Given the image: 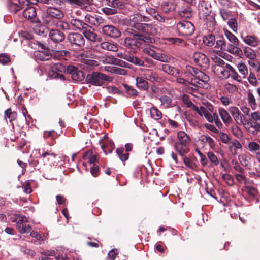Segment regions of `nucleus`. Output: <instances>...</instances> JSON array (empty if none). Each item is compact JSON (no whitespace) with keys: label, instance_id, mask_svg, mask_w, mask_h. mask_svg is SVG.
Listing matches in <instances>:
<instances>
[{"label":"nucleus","instance_id":"nucleus-1","mask_svg":"<svg viewBox=\"0 0 260 260\" xmlns=\"http://www.w3.org/2000/svg\"><path fill=\"white\" fill-rule=\"evenodd\" d=\"M191 139L184 131H180L177 135V140L174 144V148L181 156L189 151Z\"/></svg>","mask_w":260,"mask_h":260},{"label":"nucleus","instance_id":"nucleus-2","mask_svg":"<svg viewBox=\"0 0 260 260\" xmlns=\"http://www.w3.org/2000/svg\"><path fill=\"white\" fill-rule=\"evenodd\" d=\"M63 17L64 14L61 10L54 7H49L42 15V20L48 27H53L55 22Z\"/></svg>","mask_w":260,"mask_h":260},{"label":"nucleus","instance_id":"nucleus-3","mask_svg":"<svg viewBox=\"0 0 260 260\" xmlns=\"http://www.w3.org/2000/svg\"><path fill=\"white\" fill-rule=\"evenodd\" d=\"M245 127L252 135H257L260 132V112L255 111L251 113L250 118L245 124Z\"/></svg>","mask_w":260,"mask_h":260},{"label":"nucleus","instance_id":"nucleus-4","mask_svg":"<svg viewBox=\"0 0 260 260\" xmlns=\"http://www.w3.org/2000/svg\"><path fill=\"white\" fill-rule=\"evenodd\" d=\"M14 218L12 217L10 219L12 222L17 221L16 228L20 233L24 234L28 233L31 231V228L30 225L26 223L28 221V219L26 216L20 214H14Z\"/></svg>","mask_w":260,"mask_h":260},{"label":"nucleus","instance_id":"nucleus-5","mask_svg":"<svg viewBox=\"0 0 260 260\" xmlns=\"http://www.w3.org/2000/svg\"><path fill=\"white\" fill-rule=\"evenodd\" d=\"M87 81L88 83L95 86L102 85L105 81H110L111 79L109 77L106 75L95 72L89 74L86 77Z\"/></svg>","mask_w":260,"mask_h":260},{"label":"nucleus","instance_id":"nucleus-6","mask_svg":"<svg viewBox=\"0 0 260 260\" xmlns=\"http://www.w3.org/2000/svg\"><path fill=\"white\" fill-rule=\"evenodd\" d=\"M176 28L178 33L182 36L191 35L194 31L193 25L188 21H181L177 23Z\"/></svg>","mask_w":260,"mask_h":260},{"label":"nucleus","instance_id":"nucleus-7","mask_svg":"<svg viewBox=\"0 0 260 260\" xmlns=\"http://www.w3.org/2000/svg\"><path fill=\"white\" fill-rule=\"evenodd\" d=\"M134 31L132 36L128 37L124 40V46L132 50H136L139 48L141 45L139 35L137 34L136 30L132 29Z\"/></svg>","mask_w":260,"mask_h":260},{"label":"nucleus","instance_id":"nucleus-8","mask_svg":"<svg viewBox=\"0 0 260 260\" xmlns=\"http://www.w3.org/2000/svg\"><path fill=\"white\" fill-rule=\"evenodd\" d=\"M193 59L194 62L201 67L207 68L209 66V59L203 53L199 52H194L193 55Z\"/></svg>","mask_w":260,"mask_h":260},{"label":"nucleus","instance_id":"nucleus-9","mask_svg":"<svg viewBox=\"0 0 260 260\" xmlns=\"http://www.w3.org/2000/svg\"><path fill=\"white\" fill-rule=\"evenodd\" d=\"M200 17L205 21L212 22L214 21V17L211 14V11L208 9L206 5L201 4L199 6Z\"/></svg>","mask_w":260,"mask_h":260},{"label":"nucleus","instance_id":"nucleus-10","mask_svg":"<svg viewBox=\"0 0 260 260\" xmlns=\"http://www.w3.org/2000/svg\"><path fill=\"white\" fill-rule=\"evenodd\" d=\"M135 29L139 32H143L150 35H155L157 34V29L151 24H136Z\"/></svg>","mask_w":260,"mask_h":260},{"label":"nucleus","instance_id":"nucleus-11","mask_svg":"<svg viewBox=\"0 0 260 260\" xmlns=\"http://www.w3.org/2000/svg\"><path fill=\"white\" fill-rule=\"evenodd\" d=\"M68 39L71 44L77 46L82 47L85 44V39L83 36L80 34H70L68 36Z\"/></svg>","mask_w":260,"mask_h":260},{"label":"nucleus","instance_id":"nucleus-12","mask_svg":"<svg viewBox=\"0 0 260 260\" xmlns=\"http://www.w3.org/2000/svg\"><path fill=\"white\" fill-rule=\"evenodd\" d=\"M23 16L32 22H38L36 10L34 7L30 6L25 9L23 12Z\"/></svg>","mask_w":260,"mask_h":260},{"label":"nucleus","instance_id":"nucleus-13","mask_svg":"<svg viewBox=\"0 0 260 260\" xmlns=\"http://www.w3.org/2000/svg\"><path fill=\"white\" fill-rule=\"evenodd\" d=\"M229 111L231 114L235 121L238 125H242L244 123V116L242 114L239 109L236 107H230Z\"/></svg>","mask_w":260,"mask_h":260},{"label":"nucleus","instance_id":"nucleus-14","mask_svg":"<svg viewBox=\"0 0 260 260\" xmlns=\"http://www.w3.org/2000/svg\"><path fill=\"white\" fill-rule=\"evenodd\" d=\"M102 31L104 34L111 38H117L121 35L120 30L112 25H105L103 27Z\"/></svg>","mask_w":260,"mask_h":260},{"label":"nucleus","instance_id":"nucleus-15","mask_svg":"<svg viewBox=\"0 0 260 260\" xmlns=\"http://www.w3.org/2000/svg\"><path fill=\"white\" fill-rule=\"evenodd\" d=\"M67 72L71 74V77L74 80L81 81L84 78L85 74L73 66H69L67 69Z\"/></svg>","mask_w":260,"mask_h":260},{"label":"nucleus","instance_id":"nucleus-16","mask_svg":"<svg viewBox=\"0 0 260 260\" xmlns=\"http://www.w3.org/2000/svg\"><path fill=\"white\" fill-rule=\"evenodd\" d=\"M100 143L102 149L106 155L111 153L115 148L114 143L108 139L100 140Z\"/></svg>","mask_w":260,"mask_h":260},{"label":"nucleus","instance_id":"nucleus-17","mask_svg":"<svg viewBox=\"0 0 260 260\" xmlns=\"http://www.w3.org/2000/svg\"><path fill=\"white\" fill-rule=\"evenodd\" d=\"M243 41L247 45L253 47H255L258 45L260 43V39L256 36L248 35L245 36H242Z\"/></svg>","mask_w":260,"mask_h":260},{"label":"nucleus","instance_id":"nucleus-18","mask_svg":"<svg viewBox=\"0 0 260 260\" xmlns=\"http://www.w3.org/2000/svg\"><path fill=\"white\" fill-rule=\"evenodd\" d=\"M148 20V18L147 16H144L142 14H137L132 17V18H130V22L129 25L132 29L135 30V25L136 24H143L144 23H141L142 21H146Z\"/></svg>","mask_w":260,"mask_h":260},{"label":"nucleus","instance_id":"nucleus-19","mask_svg":"<svg viewBox=\"0 0 260 260\" xmlns=\"http://www.w3.org/2000/svg\"><path fill=\"white\" fill-rule=\"evenodd\" d=\"M87 25L86 23L78 19L73 18L70 20V27H72V29L75 30L83 31L87 27Z\"/></svg>","mask_w":260,"mask_h":260},{"label":"nucleus","instance_id":"nucleus-20","mask_svg":"<svg viewBox=\"0 0 260 260\" xmlns=\"http://www.w3.org/2000/svg\"><path fill=\"white\" fill-rule=\"evenodd\" d=\"M85 21L91 25L98 26L103 22V19L96 15L87 14L85 17Z\"/></svg>","mask_w":260,"mask_h":260},{"label":"nucleus","instance_id":"nucleus-21","mask_svg":"<svg viewBox=\"0 0 260 260\" xmlns=\"http://www.w3.org/2000/svg\"><path fill=\"white\" fill-rule=\"evenodd\" d=\"M90 55H91L89 52L88 51H84L81 54V56L82 57L83 61L82 62L87 65V68H92L93 67H96L98 66V61L87 58L90 56Z\"/></svg>","mask_w":260,"mask_h":260},{"label":"nucleus","instance_id":"nucleus-22","mask_svg":"<svg viewBox=\"0 0 260 260\" xmlns=\"http://www.w3.org/2000/svg\"><path fill=\"white\" fill-rule=\"evenodd\" d=\"M219 114L223 122L226 126L232 123L233 119L229 112L224 109L220 108L218 109Z\"/></svg>","mask_w":260,"mask_h":260},{"label":"nucleus","instance_id":"nucleus-23","mask_svg":"<svg viewBox=\"0 0 260 260\" xmlns=\"http://www.w3.org/2000/svg\"><path fill=\"white\" fill-rule=\"evenodd\" d=\"M49 36L51 40L55 42H61L65 38L63 32L56 29H51L49 33Z\"/></svg>","mask_w":260,"mask_h":260},{"label":"nucleus","instance_id":"nucleus-24","mask_svg":"<svg viewBox=\"0 0 260 260\" xmlns=\"http://www.w3.org/2000/svg\"><path fill=\"white\" fill-rule=\"evenodd\" d=\"M84 37L88 40L91 41H95L97 35L94 32V29L89 25H87L86 29H84L83 31Z\"/></svg>","mask_w":260,"mask_h":260},{"label":"nucleus","instance_id":"nucleus-25","mask_svg":"<svg viewBox=\"0 0 260 260\" xmlns=\"http://www.w3.org/2000/svg\"><path fill=\"white\" fill-rule=\"evenodd\" d=\"M143 78L146 80H149L152 82H160L161 80V78L156 73L150 71L144 73L143 74Z\"/></svg>","mask_w":260,"mask_h":260},{"label":"nucleus","instance_id":"nucleus-26","mask_svg":"<svg viewBox=\"0 0 260 260\" xmlns=\"http://www.w3.org/2000/svg\"><path fill=\"white\" fill-rule=\"evenodd\" d=\"M161 102V106L165 108H169L173 106L172 100L168 96L162 95L159 98Z\"/></svg>","mask_w":260,"mask_h":260},{"label":"nucleus","instance_id":"nucleus-27","mask_svg":"<svg viewBox=\"0 0 260 260\" xmlns=\"http://www.w3.org/2000/svg\"><path fill=\"white\" fill-rule=\"evenodd\" d=\"M162 70L164 72L172 76H176L179 74L178 70L168 64H163Z\"/></svg>","mask_w":260,"mask_h":260},{"label":"nucleus","instance_id":"nucleus-28","mask_svg":"<svg viewBox=\"0 0 260 260\" xmlns=\"http://www.w3.org/2000/svg\"><path fill=\"white\" fill-rule=\"evenodd\" d=\"M100 46L103 49L113 52H116L118 51V47L116 45L109 42H103L101 43Z\"/></svg>","mask_w":260,"mask_h":260},{"label":"nucleus","instance_id":"nucleus-29","mask_svg":"<svg viewBox=\"0 0 260 260\" xmlns=\"http://www.w3.org/2000/svg\"><path fill=\"white\" fill-rule=\"evenodd\" d=\"M137 87L143 90H146L148 88L147 81L143 77H137L136 79Z\"/></svg>","mask_w":260,"mask_h":260},{"label":"nucleus","instance_id":"nucleus-30","mask_svg":"<svg viewBox=\"0 0 260 260\" xmlns=\"http://www.w3.org/2000/svg\"><path fill=\"white\" fill-rule=\"evenodd\" d=\"M17 3L15 0L8 1L7 7L11 12L15 13L21 9V6L18 5Z\"/></svg>","mask_w":260,"mask_h":260},{"label":"nucleus","instance_id":"nucleus-31","mask_svg":"<svg viewBox=\"0 0 260 260\" xmlns=\"http://www.w3.org/2000/svg\"><path fill=\"white\" fill-rule=\"evenodd\" d=\"M200 140L205 144H208L211 148H214L215 143L213 139L207 135H202L200 138Z\"/></svg>","mask_w":260,"mask_h":260},{"label":"nucleus","instance_id":"nucleus-32","mask_svg":"<svg viewBox=\"0 0 260 260\" xmlns=\"http://www.w3.org/2000/svg\"><path fill=\"white\" fill-rule=\"evenodd\" d=\"M215 37L213 34H209L205 36L203 39V43L205 45L208 46H212L215 43Z\"/></svg>","mask_w":260,"mask_h":260},{"label":"nucleus","instance_id":"nucleus-33","mask_svg":"<svg viewBox=\"0 0 260 260\" xmlns=\"http://www.w3.org/2000/svg\"><path fill=\"white\" fill-rule=\"evenodd\" d=\"M151 117L154 120H159L162 117L161 112L155 107H152L150 109Z\"/></svg>","mask_w":260,"mask_h":260},{"label":"nucleus","instance_id":"nucleus-34","mask_svg":"<svg viewBox=\"0 0 260 260\" xmlns=\"http://www.w3.org/2000/svg\"><path fill=\"white\" fill-rule=\"evenodd\" d=\"M116 60L117 58H116L113 56L110 55L102 56L99 58V60L102 62L103 63H107L114 65H115L116 63Z\"/></svg>","mask_w":260,"mask_h":260},{"label":"nucleus","instance_id":"nucleus-35","mask_svg":"<svg viewBox=\"0 0 260 260\" xmlns=\"http://www.w3.org/2000/svg\"><path fill=\"white\" fill-rule=\"evenodd\" d=\"M161 9L164 12L167 13L175 9V5L171 2H165L161 5Z\"/></svg>","mask_w":260,"mask_h":260},{"label":"nucleus","instance_id":"nucleus-36","mask_svg":"<svg viewBox=\"0 0 260 260\" xmlns=\"http://www.w3.org/2000/svg\"><path fill=\"white\" fill-rule=\"evenodd\" d=\"M5 119L7 120V119L11 122L15 119H16L17 117V113L15 111H12L11 109H8L5 111Z\"/></svg>","mask_w":260,"mask_h":260},{"label":"nucleus","instance_id":"nucleus-37","mask_svg":"<svg viewBox=\"0 0 260 260\" xmlns=\"http://www.w3.org/2000/svg\"><path fill=\"white\" fill-rule=\"evenodd\" d=\"M246 148L251 152L257 153L260 150V145L254 141H251L248 143Z\"/></svg>","mask_w":260,"mask_h":260},{"label":"nucleus","instance_id":"nucleus-38","mask_svg":"<svg viewBox=\"0 0 260 260\" xmlns=\"http://www.w3.org/2000/svg\"><path fill=\"white\" fill-rule=\"evenodd\" d=\"M238 45L231 44L226 47V50L231 53L240 55L242 53V50L238 47Z\"/></svg>","mask_w":260,"mask_h":260},{"label":"nucleus","instance_id":"nucleus-39","mask_svg":"<svg viewBox=\"0 0 260 260\" xmlns=\"http://www.w3.org/2000/svg\"><path fill=\"white\" fill-rule=\"evenodd\" d=\"M224 32L225 37L231 43V44L238 45V39L235 35L226 29L224 30Z\"/></svg>","mask_w":260,"mask_h":260},{"label":"nucleus","instance_id":"nucleus-40","mask_svg":"<svg viewBox=\"0 0 260 260\" xmlns=\"http://www.w3.org/2000/svg\"><path fill=\"white\" fill-rule=\"evenodd\" d=\"M55 27L64 30H69L71 29L70 25L69 24L60 20L55 21L54 23V26L52 27L53 28Z\"/></svg>","mask_w":260,"mask_h":260},{"label":"nucleus","instance_id":"nucleus-41","mask_svg":"<svg viewBox=\"0 0 260 260\" xmlns=\"http://www.w3.org/2000/svg\"><path fill=\"white\" fill-rule=\"evenodd\" d=\"M244 54L249 59H255L256 55L254 51L251 48L246 47L244 49Z\"/></svg>","mask_w":260,"mask_h":260},{"label":"nucleus","instance_id":"nucleus-42","mask_svg":"<svg viewBox=\"0 0 260 260\" xmlns=\"http://www.w3.org/2000/svg\"><path fill=\"white\" fill-rule=\"evenodd\" d=\"M155 59L161 62H169L171 59V55L164 53H157Z\"/></svg>","mask_w":260,"mask_h":260},{"label":"nucleus","instance_id":"nucleus-43","mask_svg":"<svg viewBox=\"0 0 260 260\" xmlns=\"http://www.w3.org/2000/svg\"><path fill=\"white\" fill-rule=\"evenodd\" d=\"M107 4L108 6L115 8H122L123 6V4L119 0H106Z\"/></svg>","mask_w":260,"mask_h":260},{"label":"nucleus","instance_id":"nucleus-44","mask_svg":"<svg viewBox=\"0 0 260 260\" xmlns=\"http://www.w3.org/2000/svg\"><path fill=\"white\" fill-rule=\"evenodd\" d=\"M239 160L241 164L245 167H248L250 165V157L246 154H241L239 156Z\"/></svg>","mask_w":260,"mask_h":260},{"label":"nucleus","instance_id":"nucleus-45","mask_svg":"<svg viewBox=\"0 0 260 260\" xmlns=\"http://www.w3.org/2000/svg\"><path fill=\"white\" fill-rule=\"evenodd\" d=\"M247 101L249 105L251 106L253 110L256 109L257 104L256 99L252 93L249 92L247 95Z\"/></svg>","mask_w":260,"mask_h":260},{"label":"nucleus","instance_id":"nucleus-46","mask_svg":"<svg viewBox=\"0 0 260 260\" xmlns=\"http://www.w3.org/2000/svg\"><path fill=\"white\" fill-rule=\"evenodd\" d=\"M239 72L243 76V78H245L248 74V69L246 65L244 63L241 62L237 65Z\"/></svg>","mask_w":260,"mask_h":260},{"label":"nucleus","instance_id":"nucleus-47","mask_svg":"<svg viewBox=\"0 0 260 260\" xmlns=\"http://www.w3.org/2000/svg\"><path fill=\"white\" fill-rule=\"evenodd\" d=\"M141 45L144 43H153L155 42V39L150 36H144L143 35H139Z\"/></svg>","mask_w":260,"mask_h":260},{"label":"nucleus","instance_id":"nucleus-48","mask_svg":"<svg viewBox=\"0 0 260 260\" xmlns=\"http://www.w3.org/2000/svg\"><path fill=\"white\" fill-rule=\"evenodd\" d=\"M220 15L223 20L225 21L232 18V14L230 11H228L224 9H220Z\"/></svg>","mask_w":260,"mask_h":260},{"label":"nucleus","instance_id":"nucleus-49","mask_svg":"<svg viewBox=\"0 0 260 260\" xmlns=\"http://www.w3.org/2000/svg\"><path fill=\"white\" fill-rule=\"evenodd\" d=\"M126 60L136 65L142 66L144 63L143 61H142L139 58L134 56H131L129 55L128 56L127 58H126Z\"/></svg>","mask_w":260,"mask_h":260},{"label":"nucleus","instance_id":"nucleus-50","mask_svg":"<svg viewBox=\"0 0 260 260\" xmlns=\"http://www.w3.org/2000/svg\"><path fill=\"white\" fill-rule=\"evenodd\" d=\"M229 27L234 32H237L238 29L237 22L235 18H231L228 21Z\"/></svg>","mask_w":260,"mask_h":260},{"label":"nucleus","instance_id":"nucleus-51","mask_svg":"<svg viewBox=\"0 0 260 260\" xmlns=\"http://www.w3.org/2000/svg\"><path fill=\"white\" fill-rule=\"evenodd\" d=\"M153 46L146 47L144 49L143 51L145 53L149 55V56H151L152 57L155 59L157 53L153 49Z\"/></svg>","mask_w":260,"mask_h":260},{"label":"nucleus","instance_id":"nucleus-52","mask_svg":"<svg viewBox=\"0 0 260 260\" xmlns=\"http://www.w3.org/2000/svg\"><path fill=\"white\" fill-rule=\"evenodd\" d=\"M226 45L225 40H217L216 42L215 48L221 50L225 51L226 49Z\"/></svg>","mask_w":260,"mask_h":260},{"label":"nucleus","instance_id":"nucleus-53","mask_svg":"<svg viewBox=\"0 0 260 260\" xmlns=\"http://www.w3.org/2000/svg\"><path fill=\"white\" fill-rule=\"evenodd\" d=\"M182 100L184 104L187 107L192 108V109H193V106L195 105L191 102L189 96L187 95H183L182 97Z\"/></svg>","mask_w":260,"mask_h":260},{"label":"nucleus","instance_id":"nucleus-54","mask_svg":"<svg viewBox=\"0 0 260 260\" xmlns=\"http://www.w3.org/2000/svg\"><path fill=\"white\" fill-rule=\"evenodd\" d=\"M192 110L198 113L201 116H204L205 114L208 111V110L203 106L198 107L197 106H193Z\"/></svg>","mask_w":260,"mask_h":260},{"label":"nucleus","instance_id":"nucleus-55","mask_svg":"<svg viewBox=\"0 0 260 260\" xmlns=\"http://www.w3.org/2000/svg\"><path fill=\"white\" fill-rule=\"evenodd\" d=\"M208 157L210 160L214 165H218L219 164V160L217 157L212 152H209L207 154Z\"/></svg>","mask_w":260,"mask_h":260},{"label":"nucleus","instance_id":"nucleus-56","mask_svg":"<svg viewBox=\"0 0 260 260\" xmlns=\"http://www.w3.org/2000/svg\"><path fill=\"white\" fill-rule=\"evenodd\" d=\"M199 74L197 75V78L199 81L205 83L209 80V77L207 75L205 74L202 71H201V72H199Z\"/></svg>","mask_w":260,"mask_h":260},{"label":"nucleus","instance_id":"nucleus-57","mask_svg":"<svg viewBox=\"0 0 260 260\" xmlns=\"http://www.w3.org/2000/svg\"><path fill=\"white\" fill-rule=\"evenodd\" d=\"M102 12L106 15H112L116 14L117 11L115 8L104 7L102 9Z\"/></svg>","mask_w":260,"mask_h":260},{"label":"nucleus","instance_id":"nucleus-58","mask_svg":"<svg viewBox=\"0 0 260 260\" xmlns=\"http://www.w3.org/2000/svg\"><path fill=\"white\" fill-rule=\"evenodd\" d=\"M222 179L230 186L234 184V179L232 176L229 174H224L222 175Z\"/></svg>","mask_w":260,"mask_h":260},{"label":"nucleus","instance_id":"nucleus-59","mask_svg":"<svg viewBox=\"0 0 260 260\" xmlns=\"http://www.w3.org/2000/svg\"><path fill=\"white\" fill-rule=\"evenodd\" d=\"M84 158L87 159L88 162L90 164H94L96 161L97 159L95 155H91L90 154H86L84 155Z\"/></svg>","mask_w":260,"mask_h":260},{"label":"nucleus","instance_id":"nucleus-60","mask_svg":"<svg viewBox=\"0 0 260 260\" xmlns=\"http://www.w3.org/2000/svg\"><path fill=\"white\" fill-rule=\"evenodd\" d=\"M224 86L225 90L229 93H233L237 90V87L235 85L232 84H226Z\"/></svg>","mask_w":260,"mask_h":260},{"label":"nucleus","instance_id":"nucleus-61","mask_svg":"<svg viewBox=\"0 0 260 260\" xmlns=\"http://www.w3.org/2000/svg\"><path fill=\"white\" fill-rule=\"evenodd\" d=\"M219 138L221 142L223 143L226 144L230 140L229 136L223 132H220L219 133Z\"/></svg>","mask_w":260,"mask_h":260},{"label":"nucleus","instance_id":"nucleus-62","mask_svg":"<svg viewBox=\"0 0 260 260\" xmlns=\"http://www.w3.org/2000/svg\"><path fill=\"white\" fill-rule=\"evenodd\" d=\"M10 61V58L8 55L3 53L0 55V63L5 64Z\"/></svg>","mask_w":260,"mask_h":260},{"label":"nucleus","instance_id":"nucleus-63","mask_svg":"<svg viewBox=\"0 0 260 260\" xmlns=\"http://www.w3.org/2000/svg\"><path fill=\"white\" fill-rule=\"evenodd\" d=\"M248 80L249 82L252 85L256 86L258 85V82L254 74L250 73Z\"/></svg>","mask_w":260,"mask_h":260},{"label":"nucleus","instance_id":"nucleus-64","mask_svg":"<svg viewBox=\"0 0 260 260\" xmlns=\"http://www.w3.org/2000/svg\"><path fill=\"white\" fill-rule=\"evenodd\" d=\"M106 89L110 93L117 94L121 93V91L117 88L114 86H108L106 87Z\"/></svg>","mask_w":260,"mask_h":260}]
</instances>
